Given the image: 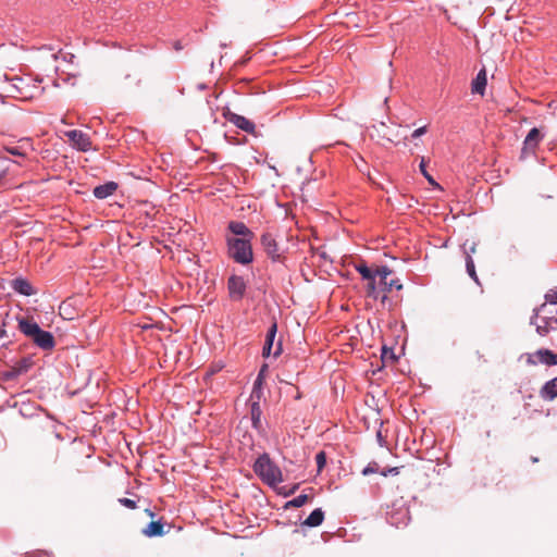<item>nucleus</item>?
<instances>
[{
	"mask_svg": "<svg viewBox=\"0 0 557 557\" xmlns=\"http://www.w3.org/2000/svg\"><path fill=\"white\" fill-rule=\"evenodd\" d=\"M17 321L18 330L29 337L36 346L44 350H51L54 347L55 341L53 335L41 330L35 321L25 318H18Z\"/></svg>",
	"mask_w": 557,
	"mask_h": 557,
	"instance_id": "1",
	"label": "nucleus"
},
{
	"mask_svg": "<svg viewBox=\"0 0 557 557\" xmlns=\"http://www.w3.org/2000/svg\"><path fill=\"white\" fill-rule=\"evenodd\" d=\"M256 474L268 485L275 486L283 481L281 469L270 459L269 455H261L253 465Z\"/></svg>",
	"mask_w": 557,
	"mask_h": 557,
	"instance_id": "2",
	"label": "nucleus"
},
{
	"mask_svg": "<svg viewBox=\"0 0 557 557\" xmlns=\"http://www.w3.org/2000/svg\"><path fill=\"white\" fill-rule=\"evenodd\" d=\"M228 256L240 264H248L253 259L251 239L226 237Z\"/></svg>",
	"mask_w": 557,
	"mask_h": 557,
	"instance_id": "3",
	"label": "nucleus"
},
{
	"mask_svg": "<svg viewBox=\"0 0 557 557\" xmlns=\"http://www.w3.org/2000/svg\"><path fill=\"white\" fill-rule=\"evenodd\" d=\"M261 245L263 247L264 252L272 261H282L284 256L283 251L280 249L276 239L270 233H264L261 235Z\"/></svg>",
	"mask_w": 557,
	"mask_h": 557,
	"instance_id": "4",
	"label": "nucleus"
},
{
	"mask_svg": "<svg viewBox=\"0 0 557 557\" xmlns=\"http://www.w3.org/2000/svg\"><path fill=\"white\" fill-rule=\"evenodd\" d=\"M65 136L69 138L72 146L77 150L86 152L91 149V140L86 133L78 129H73L65 132Z\"/></svg>",
	"mask_w": 557,
	"mask_h": 557,
	"instance_id": "5",
	"label": "nucleus"
},
{
	"mask_svg": "<svg viewBox=\"0 0 557 557\" xmlns=\"http://www.w3.org/2000/svg\"><path fill=\"white\" fill-rule=\"evenodd\" d=\"M528 362L532 364L557 366V354L549 349H539L534 354L529 355Z\"/></svg>",
	"mask_w": 557,
	"mask_h": 557,
	"instance_id": "6",
	"label": "nucleus"
},
{
	"mask_svg": "<svg viewBox=\"0 0 557 557\" xmlns=\"http://www.w3.org/2000/svg\"><path fill=\"white\" fill-rule=\"evenodd\" d=\"M230 297L234 300H240L246 292V283L242 276L232 275L227 282Z\"/></svg>",
	"mask_w": 557,
	"mask_h": 557,
	"instance_id": "7",
	"label": "nucleus"
},
{
	"mask_svg": "<svg viewBox=\"0 0 557 557\" xmlns=\"http://www.w3.org/2000/svg\"><path fill=\"white\" fill-rule=\"evenodd\" d=\"M371 133L370 136L372 138H377L379 140H386L388 143H395V138L398 137V135H394L389 132L388 127L385 125V123L381 122L377 125L371 126Z\"/></svg>",
	"mask_w": 557,
	"mask_h": 557,
	"instance_id": "8",
	"label": "nucleus"
},
{
	"mask_svg": "<svg viewBox=\"0 0 557 557\" xmlns=\"http://www.w3.org/2000/svg\"><path fill=\"white\" fill-rule=\"evenodd\" d=\"M226 117L231 123H233L238 128H240L249 134H255V132H256L255 124L251 121H249L248 119H246L245 116L228 112L226 114Z\"/></svg>",
	"mask_w": 557,
	"mask_h": 557,
	"instance_id": "9",
	"label": "nucleus"
},
{
	"mask_svg": "<svg viewBox=\"0 0 557 557\" xmlns=\"http://www.w3.org/2000/svg\"><path fill=\"white\" fill-rule=\"evenodd\" d=\"M542 138L540 129L536 127L532 128L523 141V152H534Z\"/></svg>",
	"mask_w": 557,
	"mask_h": 557,
	"instance_id": "10",
	"label": "nucleus"
},
{
	"mask_svg": "<svg viewBox=\"0 0 557 557\" xmlns=\"http://www.w3.org/2000/svg\"><path fill=\"white\" fill-rule=\"evenodd\" d=\"M227 227L233 235L237 236L236 238L252 239L255 237V234L243 222L231 221Z\"/></svg>",
	"mask_w": 557,
	"mask_h": 557,
	"instance_id": "11",
	"label": "nucleus"
},
{
	"mask_svg": "<svg viewBox=\"0 0 557 557\" xmlns=\"http://www.w3.org/2000/svg\"><path fill=\"white\" fill-rule=\"evenodd\" d=\"M117 184L115 182H107L106 184L96 186L94 188V196L98 199H104L115 193Z\"/></svg>",
	"mask_w": 557,
	"mask_h": 557,
	"instance_id": "12",
	"label": "nucleus"
},
{
	"mask_svg": "<svg viewBox=\"0 0 557 557\" xmlns=\"http://www.w3.org/2000/svg\"><path fill=\"white\" fill-rule=\"evenodd\" d=\"M487 78H486V71L482 69L476 77L472 81L471 84V90L473 94H480L483 95L485 91Z\"/></svg>",
	"mask_w": 557,
	"mask_h": 557,
	"instance_id": "13",
	"label": "nucleus"
},
{
	"mask_svg": "<svg viewBox=\"0 0 557 557\" xmlns=\"http://www.w3.org/2000/svg\"><path fill=\"white\" fill-rule=\"evenodd\" d=\"M540 395L543 399L553 400L557 397V377L548 381L541 388Z\"/></svg>",
	"mask_w": 557,
	"mask_h": 557,
	"instance_id": "14",
	"label": "nucleus"
},
{
	"mask_svg": "<svg viewBox=\"0 0 557 557\" xmlns=\"http://www.w3.org/2000/svg\"><path fill=\"white\" fill-rule=\"evenodd\" d=\"M12 288L22 294V295H25V296H30L35 293L33 286L30 285V283L24 278H15L12 281Z\"/></svg>",
	"mask_w": 557,
	"mask_h": 557,
	"instance_id": "15",
	"label": "nucleus"
},
{
	"mask_svg": "<svg viewBox=\"0 0 557 557\" xmlns=\"http://www.w3.org/2000/svg\"><path fill=\"white\" fill-rule=\"evenodd\" d=\"M323 520H324V512L322 511V509L317 508L302 522V525H306L309 528H315V527L321 525Z\"/></svg>",
	"mask_w": 557,
	"mask_h": 557,
	"instance_id": "16",
	"label": "nucleus"
},
{
	"mask_svg": "<svg viewBox=\"0 0 557 557\" xmlns=\"http://www.w3.org/2000/svg\"><path fill=\"white\" fill-rule=\"evenodd\" d=\"M164 525L161 521H151L144 530L143 534L148 537L162 536Z\"/></svg>",
	"mask_w": 557,
	"mask_h": 557,
	"instance_id": "17",
	"label": "nucleus"
},
{
	"mask_svg": "<svg viewBox=\"0 0 557 557\" xmlns=\"http://www.w3.org/2000/svg\"><path fill=\"white\" fill-rule=\"evenodd\" d=\"M261 414L262 410L259 401H252L250 405L251 423L256 430L261 429Z\"/></svg>",
	"mask_w": 557,
	"mask_h": 557,
	"instance_id": "18",
	"label": "nucleus"
},
{
	"mask_svg": "<svg viewBox=\"0 0 557 557\" xmlns=\"http://www.w3.org/2000/svg\"><path fill=\"white\" fill-rule=\"evenodd\" d=\"M356 270L364 281L375 278L374 270L369 268L364 262L357 264Z\"/></svg>",
	"mask_w": 557,
	"mask_h": 557,
	"instance_id": "19",
	"label": "nucleus"
},
{
	"mask_svg": "<svg viewBox=\"0 0 557 557\" xmlns=\"http://www.w3.org/2000/svg\"><path fill=\"white\" fill-rule=\"evenodd\" d=\"M374 272H375V277L379 276L380 277V285H387V277L392 274V270L386 267V265H382V267H376L374 269Z\"/></svg>",
	"mask_w": 557,
	"mask_h": 557,
	"instance_id": "20",
	"label": "nucleus"
},
{
	"mask_svg": "<svg viewBox=\"0 0 557 557\" xmlns=\"http://www.w3.org/2000/svg\"><path fill=\"white\" fill-rule=\"evenodd\" d=\"M276 332H277V324L274 321L267 333L264 346L273 348Z\"/></svg>",
	"mask_w": 557,
	"mask_h": 557,
	"instance_id": "21",
	"label": "nucleus"
},
{
	"mask_svg": "<svg viewBox=\"0 0 557 557\" xmlns=\"http://www.w3.org/2000/svg\"><path fill=\"white\" fill-rule=\"evenodd\" d=\"M466 267H467V272L469 274V276L475 282V283H480L479 282V277L476 275V272H475V265H474V262H473V259L472 257L468 253V256L466 257Z\"/></svg>",
	"mask_w": 557,
	"mask_h": 557,
	"instance_id": "22",
	"label": "nucleus"
},
{
	"mask_svg": "<svg viewBox=\"0 0 557 557\" xmlns=\"http://www.w3.org/2000/svg\"><path fill=\"white\" fill-rule=\"evenodd\" d=\"M310 500V497L307 495V494H300L298 495L297 497H295L294 499L289 500L287 504H286V508L287 507H295V508H298V507H301L304 506L305 504H307L308 502Z\"/></svg>",
	"mask_w": 557,
	"mask_h": 557,
	"instance_id": "23",
	"label": "nucleus"
},
{
	"mask_svg": "<svg viewBox=\"0 0 557 557\" xmlns=\"http://www.w3.org/2000/svg\"><path fill=\"white\" fill-rule=\"evenodd\" d=\"M366 294L369 298L377 299L379 289L375 284V278L367 280Z\"/></svg>",
	"mask_w": 557,
	"mask_h": 557,
	"instance_id": "24",
	"label": "nucleus"
},
{
	"mask_svg": "<svg viewBox=\"0 0 557 557\" xmlns=\"http://www.w3.org/2000/svg\"><path fill=\"white\" fill-rule=\"evenodd\" d=\"M381 287H382L383 292L388 293L393 288H395L397 290H401L403 289V284L400 283L399 280H391V281H387V285H381Z\"/></svg>",
	"mask_w": 557,
	"mask_h": 557,
	"instance_id": "25",
	"label": "nucleus"
},
{
	"mask_svg": "<svg viewBox=\"0 0 557 557\" xmlns=\"http://www.w3.org/2000/svg\"><path fill=\"white\" fill-rule=\"evenodd\" d=\"M420 171L422 173V175L426 178V181L431 184V185H434V186H438L437 183L434 181V178L429 174V172L426 171L425 169V160L424 158H422L421 162H420Z\"/></svg>",
	"mask_w": 557,
	"mask_h": 557,
	"instance_id": "26",
	"label": "nucleus"
},
{
	"mask_svg": "<svg viewBox=\"0 0 557 557\" xmlns=\"http://www.w3.org/2000/svg\"><path fill=\"white\" fill-rule=\"evenodd\" d=\"M315 461H317L318 470L321 471L326 463L325 453L324 451L318 453L315 456Z\"/></svg>",
	"mask_w": 557,
	"mask_h": 557,
	"instance_id": "27",
	"label": "nucleus"
},
{
	"mask_svg": "<svg viewBox=\"0 0 557 557\" xmlns=\"http://www.w3.org/2000/svg\"><path fill=\"white\" fill-rule=\"evenodd\" d=\"M545 300L548 304L557 305V288L556 289H549L545 295Z\"/></svg>",
	"mask_w": 557,
	"mask_h": 557,
	"instance_id": "28",
	"label": "nucleus"
},
{
	"mask_svg": "<svg viewBox=\"0 0 557 557\" xmlns=\"http://www.w3.org/2000/svg\"><path fill=\"white\" fill-rule=\"evenodd\" d=\"M380 467L376 462H370L363 470H362V474L363 475H369V474H372V473H376L379 471Z\"/></svg>",
	"mask_w": 557,
	"mask_h": 557,
	"instance_id": "29",
	"label": "nucleus"
},
{
	"mask_svg": "<svg viewBox=\"0 0 557 557\" xmlns=\"http://www.w3.org/2000/svg\"><path fill=\"white\" fill-rule=\"evenodd\" d=\"M119 503L128 509H135L137 507L136 502L131 498H120Z\"/></svg>",
	"mask_w": 557,
	"mask_h": 557,
	"instance_id": "30",
	"label": "nucleus"
},
{
	"mask_svg": "<svg viewBox=\"0 0 557 557\" xmlns=\"http://www.w3.org/2000/svg\"><path fill=\"white\" fill-rule=\"evenodd\" d=\"M267 370H268V366L263 364L259 371L258 377L255 382V386L260 385L262 383L263 375L265 374Z\"/></svg>",
	"mask_w": 557,
	"mask_h": 557,
	"instance_id": "31",
	"label": "nucleus"
},
{
	"mask_svg": "<svg viewBox=\"0 0 557 557\" xmlns=\"http://www.w3.org/2000/svg\"><path fill=\"white\" fill-rule=\"evenodd\" d=\"M428 131V126L424 125V126H421L419 128H417L416 131H413V133L411 134V137L412 138H417V137H420L422 135H424Z\"/></svg>",
	"mask_w": 557,
	"mask_h": 557,
	"instance_id": "32",
	"label": "nucleus"
},
{
	"mask_svg": "<svg viewBox=\"0 0 557 557\" xmlns=\"http://www.w3.org/2000/svg\"><path fill=\"white\" fill-rule=\"evenodd\" d=\"M7 151L13 156H23V153L16 147H8Z\"/></svg>",
	"mask_w": 557,
	"mask_h": 557,
	"instance_id": "33",
	"label": "nucleus"
},
{
	"mask_svg": "<svg viewBox=\"0 0 557 557\" xmlns=\"http://www.w3.org/2000/svg\"><path fill=\"white\" fill-rule=\"evenodd\" d=\"M381 474L383 476H387L388 474H398V469L397 468H391V469H388L386 471L385 470L382 471Z\"/></svg>",
	"mask_w": 557,
	"mask_h": 557,
	"instance_id": "34",
	"label": "nucleus"
},
{
	"mask_svg": "<svg viewBox=\"0 0 557 557\" xmlns=\"http://www.w3.org/2000/svg\"><path fill=\"white\" fill-rule=\"evenodd\" d=\"M476 252V244L473 242L471 244V246L469 247V249L466 251V257L468 256V253L471 256L472 253H475Z\"/></svg>",
	"mask_w": 557,
	"mask_h": 557,
	"instance_id": "35",
	"label": "nucleus"
},
{
	"mask_svg": "<svg viewBox=\"0 0 557 557\" xmlns=\"http://www.w3.org/2000/svg\"><path fill=\"white\" fill-rule=\"evenodd\" d=\"M271 354H272V348H271V347L263 346V349H262V356H263V357H269Z\"/></svg>",
	"mask_w": 557,
	"mask_h": 557,
	"instance_id": "36",
	"label": "nucleus"
},
{
	"mask_svg": "<svg viewBox=\"0 0 557 557\" xmlns=\"http://www.w3.org/2000/svg\"><path fill=\"white\" fill-rule=\"evenodd\" d=\"M281 352H282V344H281V342H277L276 349L274 350L273 356L277 357Z\"/></svg>",
	"mask_w": 557,
	"mask_h": 557,
	"instance_id": "37",
	"label": "nucleus"
},
{
	"mask_svg": "<svg viewBox=\"0 0 557 557\" xmlns=\"http://www.w3.org/2000/svg\"><path fill=\"white\" fill-rule=\"evenodd\" d=\"M547 326L545 327H542V326H537V332L541 334V335H545L547 333Z\"/></svg>",
	"mask_w": 557,
	"mask_h": 557,
	"instance_id": "38",
	"label": "nucleus"
},
{
	"mask_svg": "<svg viewBox=\"0 0 557 557\" xmlns=\"http://www.w3.org/2000/svg\"><path fill=\"white\" fill-rule=\"evenodd\" d=\"M66 309V305L63 302L60 307H59V310H60V314L63 315V311Z\"/></svg>",
	"mask_w": 557,
	"mask_h": 557,
	"instance_id": "39",
	"label": "nucleus"
},
{
	"mask_svg": "<svg viewBox=\"0 0 557 557\" xmlns=\"http://www.w3.org/2000/svg\"><path fill=\"white\" fill-rule=\"evenodd\" d=\"M146 512H147V515H149L150 517H153V516H154V515H153V512H152L151 510H149V509H147V510H146Z\"/></svg>",
	"mask_w": 557,
	"mask_h": 557,
	"instance_id": "40",
	"label": "nucleus"
},
{
	"mask_svg": "<svg viewBox=\"0 0 557 557\" xmlns=\"http://www.w3.org/2000/svg\"><path fill=\"white\" fill-rule=\"evenodd\" d=\"M545 308H546V302L541 306L540 310L543 311Z\"/></svg>",
	"mask_w": 557,
	"mask_h": 557,
	"instance_id": "41",
	"label": "nucleus"
},
{
	"mask_svg": "<svg viewBox=\"0 0 557 557\" xmlns=\"http://www.w3.org/2000/svg\"><path fill=\"white\" fill-rule=\"evenodd\" d=\"M387 299L386 295H384L381 299L382 302H385V300Z\"/></svg>",
	"mask_w": 557,
	"mask_h": 557,
	"instance_id": "42",
	"label": "nucleus"
},
{
	"mask_svg": "<svg viewBox=\"0 0 557 557\" xmlns=\"http://www.w3.org/2000/svg\"><path fill=\"white\" fill-rule=\"evenodd\" d=\"M524 32L528 33V35H532V30L531 29H525Z\"/></svg>",
	"mask_w": 557,
	"mask_h": 557,
	"instance_id": "43",
	"label": "nucleus"
}]
</instances>
